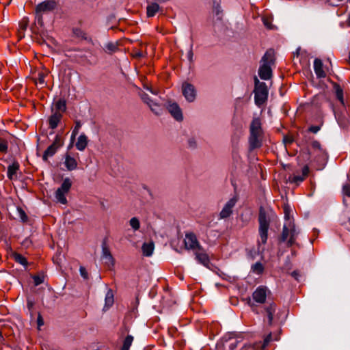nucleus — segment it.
<instances>
[{"instance_id":"obj_1","label":"nucleus","mask_w":350,"mask_h":350,"mask_svg":"<svg viewBox=\"0 0 350 350\" xmlns=\"http://www.w3.org/2000/svg\"><path fill=\"white\" fill-rule=\"evenodd\" d=\"M285 223L280 239V243H285L288 247H291L295 243L299 232L297 230L295 224L288 215V207H284Z\"/></svg>"},{"instance_id":"obj_2","label":"nucleus","mask_w":350,"mask_h":350,"mask_svg":"<svg viewBox=\"0 0 350 350\" xmlns=\"http://www.w3.org/2000/svg\"><path fill=\"white\" fill-rule=\"evenodd\" d=\"M264 131L259 118H254L250 126L249 144L252 150L258 148L262 145Z\"/></svg>"},{"instance_id":"obj_3","label":"nucleus","mask_w":350,"mask_h":350,"mask_svg":"<svg viewBox=\"0 0 350 350\" xmlns=\"http://www.w3.org/2000/svg\"><path fill=\"white\" fill-rule=\"evenodd\" d=\"M273 59V51H267L262 58V64L259 68V77L264 80H268L271 77V64Z\"/></svg>"},{"instance_id":"obj_4","label":"nucleus","mask_w":350,"mask_h":350,"mask_svg":"<svg viewBox=\"0 0 350 350\" xmlns=\"http://www.w3.org/2000/svg\"><path fill=\"white\" fill-rule=\"evenodd\" d=\"M254 92L255 104L258 107L263 105L268 98V90L265 83L260 82L257 77H255V88Z\"/></svg>"},{"instance_id":"obj_5","label":"nucleus","mask_w":350,"mask_h":350,"mask_svg":"<svg viewBox=\"0 0 350 350\" xmlns=\"http://www.w3.org/2000/svg\"><path fill=\"white\" fill-rule=\"evenodd\" d=\"M259 235L260 242L265 244L267 240V232L269 227V219L267 218L265 213L260 210L259 213Z\"/></svg>"},{"instance_id":"obj_6","label":"nucleus","mask_w":350,"mask_h":350,"mask_svg":"<svg viewBox=\"0 0 350 350\" xmlns=\"http://www.w3.org/2000/svg\"><path fill=\"white\" fill-rule=\"evenodd\" d=\"M72 186V182L69 178L64 179L62 184L55 192V198L57 201L62 204L67 203L66 195L68 193Z\"/></svg>"},{"instance_id":"obj_7","label":"nucleus","mask_w":350,"mask_h":350,"mask_svg":"<svg viewBox=\"0 0 350 350\" xmlns=\"http://www.w3.org/2000/svg\"><path fill=\"white\" fill-rule=\"evenodd\" d=\"M182 93L185 98L189 103L193 102L197 96V90L195 86L187 81L182 84Z\"/></svg>"},{"instance_id":"obj_8","label":"nucleus","mask_w":350,"mask_h":350,"mask_svg":"<svg viewBox=\"0 0 350 350\" xmlns=\"http://www.w3.org/2000/svg\"><path fill=\"white\" fill-rule=\"evenodd\" d=\"M238 201L237 196H233L229 199L224 205L219 214V219H224L229 217L232 213L233 208Z\"/></svg>"},{"instance_id":"obj_9","label":"nucleus","mask_w":350,"mask_h":350,"mask_svg":"<svg viewBox=\"0 0 350 350\" xmlns=\"http://www.w3.org/2000/svg\"><path fill=\"white\" fill-rule=\"evenodd\" d=\"M269 290L264 286H258L253 293L252 298L256 303L263 304L265 302Z\"/></svg>"},{"instance_id":"obj_10","label":"nucleus","mask_w":350,"mask_h":350,"mask_svg":"<svg viewBox=\"0 0 350 350\" xmlns=\"http://www.w3.org/2000/svg\"><path fill=\"white\" fill-rule=\"evenodd\" d=\"M141 98L143 101L148 105L150 110L157 115H159L162 111L161 106L157 102L152 100L150 96L146 93L141 94Z\"/></svg>"},{"instance_id":"obj_11","label":"nucleus","mask_w":350,"mask_h":350,"mask_svg":"<svg viewBox=\"0 0 350 350\" xmlns=\"http://www.w3.org/2000/svg\"><path fill=\"white\" fill-rule=\"evenodd\" d=\"M185 247L189 250L196 251L201 250V247L198 241L196 236L193 233H187L185 238Z\"/></svg>"},{"instance_id":"obj_12","label":"nucleus","mask_w":350,"mask_h":350,"mask_svg":"<svg viewBox=\"0 0 350 350\" xmlns=\"http://www.w3.org/2000/svg\"><path fill=\"white\" fill-rule=\"evenodd\" d=\"M62 146L61 138L57 135L53 143L44 151L42 159L46 161L49 157L55 154L57 149Z\"/></svg>"},{"instance_id":"obj_13","label":"nucleus","mask_w":350,"mask_h":350,"mask_svg":"<svg viewBox=\"0 0 350 350\" xmlns=\"http://www.w3.org/2000/svg\"><path fill=\"white\" fill-rule=\"evenodd\" d=\"M56 3L54 1H45L36 7V14L38 17H41L42 13L51 11L55 9Z\"/></svg>"},{"instance_id":"obj_14","label":"nucleus","mask_w":350,"mask_h":350,"mask_svg":"<svg viewBox=\"0 0 350 350\" xmlns=\"http://www.w3.org/2000/svg\"><path fill=\"white\" fill-rule=\"evenodd\" d=\"M167 109L172 116L177 121H182L183 119L182 110L179 105L176 103L169 102Z\"/></svg>"},{"instance_id":"obj_15","label":"nucleus","mask_w":350,"mask_h":350,"mask_svg":"<svg viewBox=\"0 0 350 350\" xmlns=\"http://www.w3.org/2000/svg\"><path fill=\"white\" fill-rule=\"evenodd\" d=\"M195 252L196 258L198 261L199 263L203 265L205 267H207L209 264V258L203 248L201 247V250H197Z\"/></svg>"},{"instance_id":"obj_16","label":"nucleus","mask_w":350,"mask_h":350,"mask_svg":"<svg viewBox=\"0 0 350 350\" xmlns=\"http://www.w3.org/2000/svg\"><path fill=\"white\" fill-rule=\"evenodd\" d=\"M276 310V305L271 302L265 307V314L267 318L269 325H272L273 315Z\"/></svg>"},{"instance_id":"obj_17","label":"nucleus","mask_w":350,"mask_h":350,"mask_svg":"<svg viewBox=\"0 0 350 350\" xmlns=\"http://www.w3.org/2000/svg\"><path fill=\"white\" fill-rule=\"evenodd\" d=\"M314 70L316 75L319 78H324L326 76V73L323 68V63L321 59H315L314 61Z\"/></svg>"},{"instance_id":"obj_18","label":"nucleus","mask_w":350,"mask_h":350,"mask_svg":"<svg viewBox=\"0 0 350 350\" xmlns=\"http://www.w3.org/2000/svg\"><path fill=\"white\" fill-rule=\"evenodd\" d=\"M62 114L60 112H54L49 119V126L52 129H55L59 122Z\"/></svg>"},{"instance_id":"obj_19","label":"nucleus","mask_w":350,"mask_h":350,"mask_svg":"<svg viewBox=\"0 0 350 350\" xmlns=\"http://www.w3.org/2000/svg\"><path fill=\"white\" fill-rule=\"evenodd\" d=\"M64 165L68 170L72 171L77 168V162L76 159L69 154L65 156Z\"/></svg>"},{"instance_id":"obj_20","label":"nucleus","mask_w":350,"mask_h":350,"mask_svg":"<svg viewBox=\"0 0 350 350\" xmlns=\"http://www.w3.org/2000/svg\"><path fill=\"white\" fill-rule=\"evenodd\" d=\"M103 258L105 260V264L109 267H113L114 265V259L107 247H103Z\"/></svg>"},{"instance_id":"obj_21","label":"nucleus","mask_w":350,"mask_h":350,"mask_svg":"<svg viewBox=\"0 0 350 350\" xmlns=\"http://www.w3.org/2000/svg\"><path fill=\"white\" fill-rule=\"evenodd\" d=\"M19 169V164L17 162H14L8 167V177L10 180L16 178V174Z\"/></svg>"},{"instance_id":"obj_22","label":"nucleus","mask_w":350,"mask_h":350,"mask_svg":"<svg viewBox=\"0 0 350 350\" xmlns=\"http://www.w3.org/2000/svg\"><path fill=\"white\" fill-rule=\"evenodd\" d=\"M88 145V138L85 134H81L79 136L77 142L76 143V148L80 151H83L85 149Z\"/></svg>"},{"instance_id":"obj_23","label":"nucleus","mask_w":350,"mask_h":350,"mask_svg":"<svg viewBox=\"0 0 350 350\" xmlns=\"http://www.w3.org/2000/svg\"><path fill=\"white\" fill-rule=\"evenodd\" d=\"M241 341L240 337H230L224 345V348L228 347L230 350H234Z\"/></svg>"},{"instance_id":"obj_24","label":"nucleus","mask_w":350,"mask_h":350,"mask_svg":"<svg viewBox=\"0 0 350 350\" xmlns=\"http://www.w3.org/2000/svg\"><path fill=\"white\" fill-rule=\"evenodd\" d=\"M154 247V243L152 242L144 243L142 247L143 254L146 256H152Z\"/></svg>"},{"instance_id":"obj_25","label":"nucleus","mask_w":350,"mask_h":350,"mask_svg":"<svg viewBox=\"0 0 350 350\" xmlns=\"http://www.w3.org/2000/svg\"><path fill=\"white\" fill-rule=\"evenodd\" d=\"M160 7L157 3H152L147 6V16L153 17L159 10Z\"/></svg>"},{"instance_id":"obj_26","label":"nucleus","mask_w":350,"mask_h":350,"mask_svg":"<svg viewBox=\"0 0 350 350\" xmlns=\"http://www.w3.org/2000/svg\"><path fill=\"white\" fill-rule=\"evenodd\" d=\"M113 294L111 290H108L105 299V309H108L113 304Z\"/></svg>"},{"instance_id":"obj_27","label":"nucleus","mask_w":350,"mask_h":350,"mask_svg":"<svg viewBox=\"0 0 350 350\" xmlns=\"http://www.w3.org/2000/svg\"><path fill=\"white\" fill-rule=\"evenodd\" d=\"M334 90H335L336 96L337 99L340 101V103L342 105H345V102H344L343 90H342V89L340 88V85H334Z\"/></svg>"},{"instance_id":"obj_28","label":"nucleus","mask_w":350,"mask_h":350,"mask_svg":"<svg viewBox=\"0 0 350 350\" xmlns=\"http://www.w3.org/2000/svg\"><path fill=\"white\" fill-rule=\"evenodd\" d=\"M133 341V337L131 335H128L123 342V345L121 350H129Z\"/></svg>"},{"instance_id":"obj_29","label":"nucleus","mask_w":350,"mask_h":350,"mask_svg":"<svg viewBox=\"0 0 350 350\" xmlns=\"http://www.w3.org/2000/svg\"><path fill=\"white\" fill-rule=\"evenodd\" d=\"M55 112H60L61 113L66 111V102L64 100H59L55 103Z\"/></svg>"},{"instance_id":"obj_30","label":"nucleus","mask_w":350,"mask_h":350,"mask_svg":"<svg viewBox=\"0 0 350 350\" xmlns=\"http://www.w3.org/2000/svg\"><path fill=\"white\" fill-rule=\"evenodd\" d=\"M106 51L111 53L118 50V44L116 42H108L105 45Z\"/></svg>"},{"instance_id":"obj_31","label":"nucleus","mask_w":350,"mask_h":350,"mask_svg":"<svg viewBox=\"0 0 350 350\" xmlns=\"http://www.w3.org/2000/svg\"><path fill=\"white\" fill-rule=\"evenodd\" d=\"M129 224L134 230H137L140 228V223L137 217H132L129 221Z\"/></svg>"},{"instance_id":"obj_32","label":"nucleus","mask_w":350,"mask_h":350,"mask_svg":"<svg viewBox=\"0 0 350 350\" xmlns=\"http://www.w3.org/2000/svg\"><path fill=\"white\" fill-rule=\"evenodd\" d=\"M14 260L16 262L20 263L23 266H26L27 265V261L26 258L19 254H16L14 256Z\"/></svg>"},{"instance_id":"obj_33","label":"nucleus","mask_w":350,"mask_h":350,"mask_svg":"<svg viewBox=\"0 0 350 350\" xmlns=\"http://www.w3.org/2000/svg\"><path fill=\"white\" fill-rule=\"evenodd\" d=\"M264 267L260 262H256L252 266V270L254 272L260 274L263 271Z\"/></svg>"},{"instance_id":"obj_34","label":"nucleus","mask_w":350,"mask_h":350,"mask_svg":"<svg viewBox=\"0 0 350 350\" xmlns=\"http://www.w3.org/2000/svg\"><path fill=\"white\" fill-rule=\"evenodd\" d=\"M213 12L215 13L217 20L220 21L222 18V11L219 5H217L213 8Z\"/></svg>"},{"instance_id":"obj_35","label":"nucleus","mask_w":350,"mask_h":350,"mask_svg":"<svg viewBox=\"0 0 350 350\" xmlns=\"http://www.w3.org/2000/svg\"><path fill=\"white\" fill-rule=\"evenodd\" d=\"M33 279L34 284L36 286H38V285L41 284L42 283H43V282H44V275L42 274H39V275H34L33 277Z\"/></svg>"},{"instance_id":"obj_36","label":"nucleus","mask_w":350,"mask_h":350,"mask_svg":"<svg viewBox=\"0 0 350 350\" xmlns=\"http://www.w3.org/2000/svg\"><path fill=\"white\" fill-rule=\"evenodd\" d=\"M304 178H305L302 175H297L293 176L292 178H290V181L291 183L299 184L301 183L304 180Z\"/></svg>"},{"instance_id":"obj_37","label":"nucleus","mask_w":350,"mask_h":350,"mask_svg":"<svg viewBox=\"0 0 350 350\" xmlns=\"http://www.w3.org/2000/svg\"><path fill=\"white\" fill-rule=\"evenodd\" d=\"M44 74L42 73V72H39L38 73V79H36V84H39L40 85H42L43 86L45 83L44 82Z\"/></svg>"},{"instance_id":"obj_38","label":"nucleus","mask_w":350,"mask_h":350,"mask_svg":"<svg viewBox=\"0 0 350 350\" xmlns=\"http://www.w3.org/2000/svg\"><path fill=\"white\" fill-rule=\"evenodd\" d=\"M271 340H272V335H271V334H269L264 339L263 344L262 345V347H261V348H262L261 350H264L266 348V347L268 345V344L270 342V341H271Z\"/></svg>"},{"instance_id":"obj_39","label":"nucleus","mask_w":350,"mask_h":350,"mask_svg":"<svg viewBox=\"0 0 350 350\" xmlns=\"http://www.w3.org/2000/svg\"><path fill=\"white\" fill-rule=\"evenodd\" d=\"M17 211H18V215H19L21 219L23 221H26L27 220V216L26 213H25V211L21 208H18Z\"/></svg>"},{"instance_id":"obj_40","label":"nucleus","mask_w":350,"mask_h":350,"mask_svg":"<svg viewBox=\"0 0 350 350\" xmlns=\"http://www.w3.org/2000/svg\"><path fill=\"white\" fill-rule=\"evenodd\" d=\"M326 2L332 6H338L344 0H325Z\"/></svg>"},{"instance_id":"obj_41","label":"nucleus","mask_w":350,"mask_h":350,"mask_svg":"<svg viewBox=\"0 0 350 350\" xmlns=\"http://www.w3.org/2000/svg\"><path fill=\"white\" fill-rule=\"evenodd\" d=\"M192 48H193V44H191L189 50L187 54V57L190 62H192L193 60V53Z\"/></svg>"},{"instance_id":"obj_42","label":"nucleus","mask_w":350,"mask_h":350,"mask_svg":"<svg viewBox=\"0 0 350 350\" xmlns=\"http://www.w3.org/2000/svg\"><path fill=\"white\" fill-rule=\"evenodd\" d=\"M343 194L347 197H350V185L346 184L342 187Z\"/></svg>"},{"instance_id":"obj_43","label":"nucleus","mask_w":350,"mask_h":350,"mask_svg":"<svg viewBox=\"0 0 350 350\" xmlns=\"http://www.w3.org/2000/svg\"><path fill=\"white\" fill-rule=\"evenodd\" d=\"M44 325V320L42 315L39 313L37 318V326L38 329H40L41 327Z\"/></svg>"},{"instance_id":"obj_44","label":"nucleus","mask_w":350,"mask_h":350,"mask_svg":"<svg viewBox=\"0 0 350 350\" xmlns=\"http://www.w3.org/2000/svg\"><path fill=\"white\" fill-rule=\"evenodd\" d=\"M188 145L190 148H194L197 146L196 139L194 137H190L188 139Z\"/></svg>"},{"instance_id":"obj_45","label":"nucleus","mask_w":350,"mask_h":350,"mask_svg":"<svg viewBox=\"0 0 350 350\" xmlns=\"http://www.w3.org/2000/svg\"><path fill=\"white\" fill-rule=\"evenodd\" d=\"M81 125L80 122L77 121V122H75V128H74V129H73V131H72V135H73V136H75V135L78 133L79 130V129L81 128Z\"/></svg>"},{"instance_id":"obj_46","label":"nucleus","mask_w":350,"mask_h":350,"mask_svg":"<svg viewBox=\"0 0 350 350\" xmlns=\"http://www.w3.org/2000/svg\"><path fill=\"white\" fill-rule=\"evenodd\" d=\"M81 275L84 278H88V272L83 267H81L79 269Z\"/></svg>"},{"instance_id":"obj_47","label":"nucleus","mask_w":350,"mask_h":350,"mask_svg":"<svg viewBox=\"0 0 350 350\" xmlns=\"http://www.w3.org/2000/svg\"><path fill=\"white\" fill-rule=\"evenodd\" d=\"M320 130L319 126H312L309 128V131L313 133H317Z\"/></svg>"},{"instance_id":"obj_48","label":"nucleus","mask_w":350,"mask_h":350,"mask_svg":"<svg viewBox=\"0 0 350 350\" xmlns=\"http://www.w3.org/2000/svg\"><path fill=\"white\" fill-rule=\"evenodd\" d=\"M312 146L313 148L314 149H319L320 150L321 149V144L319 142L317 141H314L312 143Z\"/></svg>"},{"instance_id":"obj_49","label":"nucleus","mask_w":350,"mask_h":350,"mask_svg":"<svg viewBox=\"0 0 350 350\" xmlns=\"http://www.w3.org/2000/svg\"><path fill=\"white\" fill-rule=\"evenodd\" d=\"M27 306L28 310L29 311H31L33 308L34 303L32 300L28 299Z\"/></svg>"},{"instance_id":"obj_50","label":"nucleus","mask_w":350,"mask_h":350,"mask_svg":"<svg viewBox=\"0 0 350 350\" xmlns=\"http://www.w3.org/2000/svg\"><path fill=\"white\" fill-rule=\"evenodd\" d=\"M7 146L4 143L0 142V152H5L7 150Z\"/></svg>"},{"instance_id":"obj_51","label":"nucleus","mask_w":350,"mask_h":350,"mask_svg":"<svg viewBox=\"0 0 350 350\" xmlns=\"http://www.w3.org/2000/svg\"><path fill=\"white\" fill-rule=\"evenodd\" d=\"M308 173V167H304L302 170V176L305 178Z\"/></svg>"},{"instance_id":"obj_52","label":"nucleus","mask_w":350,"mask_h":350,"mask_svg":"<svg viewBox=\"0 0 350 350\" xmlns=\"http://www.w3.org/2000/svg\"><path fill=\"white\" fill-rule=\"evenodd\" d=\"M144 88H145L146 90H148V91L150 92L152 94H156V93H155V92H154V91H153L150 88H149L148 86L145 85V86H144Z\"/></svg>"},{"instance_id":"obj_53","label":"nucleus","mask_w":350,"mask_h":350,"mask_svg":"<svg viewBox=\"0 0 350 350\" xmlns=\"http://www.w3.org/2000/svg\"><path fill=\"white\" fill-rule=\"evenodd\" d=\"M250 347H251L250 345L244 344V345L241 347V350H246Z\"/></svg>"},{"instance_id":"obj_54","label":"nucleus","mask_w":350,"mask_h":350,"mask_svg":"<svg viewBox=\"0 0 350 350\" xmlns=\"http://www.w3.org/2000/svg\"><path fill=\"white\" fill-rule=\"evenodd\" d=\"M263 22H264V24H265V26H267L269 29L271 28V25H269V23L267 22V20L264 19Z\"/></svg>"},{"instance_id":"obj_55","label":"nucleus","mask_w":350,"mask_h":350,"mask_svg":"<svg viewBox=\"0 0 350 350\" xmlns=\"http://www.w3.org/2000/svg\"><path fill=\"white\" fill-rule=\"evenodd\" d=\"M135 56H136V57H142V53H140V52L136 53H135Z\"/></svg>"},{"instance_id":"obj_56","label":"nucleus","mask_w":350,"mask_h":350,"mask_svg":"<svg viewBox=\"0 0 350 350\" xmlns=\"http://www.w3.org/2000/svg\"><path fill=\"white\" fill-rule=\"evenodd\" d=\"M297 275H298V273H297L296 271H293V272L292 273V275H293V277H295L296 279H297Z\"/></svg>"}]
</instances>
